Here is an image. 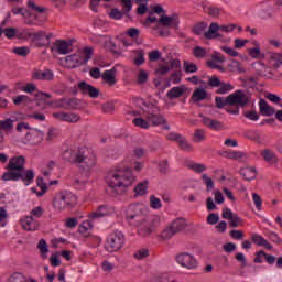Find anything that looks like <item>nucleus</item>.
Here are the masks:
<instances>
[{
  "label": "nucleus",
  "instance_id": "nucleus-1",
  "mask_svg": "<svg viewBox=\"0 0 282 282\" xmlns=\"http://www.w3.org/2000/svg\"><path fill=\"white\" fill-rule=\"evenodd\" d=\"M144 169V163L142 161H134L132 163V169L129 165H123V163L116 165L106 175V184L111 191H124L130 188L135 184L134 173H141Z\"/></svg>",
  "mask_w": 282,
  "mask_h": 282
},
{
  "label": "nucleus",
  "instance_id": "nucleus-2",
  "mask_svg": "<svg viewBox=\"0 0 282 282\" xmlns=\"http://www.w3.org/2000/svg\"><path fill=\"white\" fill-rule=\"evenodd\" d=\"M144 28H151L153 34L158 36H169V31H163L164 28H177L180 25V17L177 14L166 15L162 6H154L151 13L143 22Z\"/></svg>",
  "mask_w": 282,
  "mask_h": 282
},
{
  "label": "nucleus",
  "instance_id": "nucleus-3",
  "mask_svg": "<svg viewBox=\"0 0 282 282\" xmlns=\"http://www.w3.org/2000/svg\"><path fill=\"white\" fill-rule=\"evenodd\" d=\"M77 164L80 173V180L78 182L80 184H87L89 177L94 175V172L98 167V158L96 156V153L87 148L79 149Z\"/></svg>",
  "mask_w": 282,
  "mask_h": 282
},
{
  "label": "nucleus",
  "instance_id": "nucleus-4",
  "mask_svg": "<svg viewBox=\"0 0 282 282\" xmlns=\"http://www.w3.org/2000/svg\"><path fill=\"white\" fill-rule=\"evenodd\" d=\"M91 56H94V48L86 47L73 55L61 58L59 65L66 69H76L77 67L85 65V63H88Z\"/></svg>",
  "mask_w": 282,
  "mask_h": 282
},
{
  "label": "nucleus",
  "instance_id": "nucleus-5",
  "mask_svg": "<svg viewBox=\"0 0 282 282\" xmlns=\"http://www.w3.org/2000/svg\"><path fill=\"white\" fill-rule=\"evenodd\" d=\"M126 221L131 226H142L144 224V215L149 213V208L140 203L129 205L123 209Z\"/></svg>",
  "mask_w": 282,
  "mask_h": 282
},
{
  "label": "nucleus",
  "instance_id": "nucleus-6",
  "mask_svg": "<svg viewBox=\"0 0 282 282\" xmlns=\"http://www.w3.org/2000/svg\"><path fill=\"white\" fill-rule=\"evenodd\" d=\"M35 100L41 109H72V107H74L73 99H56L50 101V95L45 93H39Z\"/></svg>",
  "mask_w": 282,
  "mask_h": 282
},
{
  "label": "nucleus",
  "instance_id": "nucleus-7",
  "mask_svg": "<svg viewBox=\"0 0 282 282\" xmlns=\"http://www.w3.org/2000/svg\"><path fill=\"white\" fill-rule=\"evenodd\" d=\"M78 204V198L72 192H61L53 198V208L56 213H63L67 208H74Z\"/></svg>",
  "mask_w": 282,
  "mask_h": 282
},
{
  "label": "nucleus",
  "instance_id": "nucleus-8",
  "mask_svg": "<svg viewBox=\"0 0 282 282\" xmlns=\"http://www.w3.org/2000/svg\"><path fill=\"white\" fill-rule=\"evenodd\" d=\"M124 246V235L122 231L111 232L106 241L107 252H118Z\"/></svg>",
  "mask_w": 282,
  "mask_h": 282
},
{
  "label": "nucleus",
  "instance_id": "nucleus-9",
  "mask_svg": "<svg viewBox=\"0 0 282 282\" xmlns=\"http://www.w3.org/2000/svg\"><path fill=\"white\" fill-rule=\"evenodd\" d=\"M176 262L181 268H185V270H197L199 262H197V258L194 254L188 252H182L176 256Z\"/></svg>",
  "mask_w": 282,
  "mask_h": 282
},
{
  "label": "nucleus",
  "instance_id": "nucleus-10",
  "mask_svg": "<svg viewBox=\"0 0 282 282\" xmlns=\"http://www.w3.org/2000/svg\"><path fill=\"white\" fill-rule=\"evenodd\" d=\"M112 215H116L115 207L109 205H101L88 214V218L93 221H96V219H102V217H112Z\"/></svg>",
  "mask_w": 282,
  "mask_h": 282
},
{
  "label": "nucleus",
  "instance_id": "nucleus-11",
  "mask_svg": "<svg viewBox=\"0 0 282 282\" xmlns=\"http://www.w3.org/2000/svg\"><path fill=\"white\" fill-rule=\"evenodd\" d=\"M249 100H250V95L248 93L237 90L236 93L227 97V105H230V106L238 105L239 107H246Z\"/></svg>",
  "mask_w": 282,
  "mask_h": 282
},
{
  "label": "nucleus",
  "instance_id": "nucleus-12",
  "mask_svg": "<svg viewBox=\"0 0 282 282\" xmlns=\"http://www.w3.org/2000/svg\"><path fill=\"white\" fill-rule=\"evenodd\" d=\"M45 134L39 129L31 128L24 137V144H31V147H36L43 142Z\"/></svg>",
  "mask_w": 282,
  "mask_h": 282
},
{
  "label": "nucleus",
  "instance_id": "nucleus-13",
  "mask_svg": "<svg viewBox=\"0 0 282 282\" xmlns=\"http://www.w3.org/2000/svg\"><path fill=\"white\" fill-rule=\"evenodd\" d=\"M51 52L53 56H56V54H61L63 56H65V54H70L72 42H67L65 40H57L53 43Z\"/></svg>",
  "mask_w": 282,
  "mask_h": 282
},
{
  "label": "nucleus",
  "instance_id": "nucleus-14",
  "mask_svg": "<svg viewBox=\"0 0 282 282\" xmlns=\"http://www.w3.org/2000/svg\"><path fill=\"white\" fill-rule=\"evenodd\" d=\"M223 219H227L231 228H239V226H243V219L239 217V215L232 213V209L228 207L223 208Z\"/></svg>",
  "mask_w": 282,
  "mask_h": 282
},
{
  "label": "nucleus",
  "instance_id": "nucleus-15",
  "mask_svg": "<svg viewBox=\"0 0 282 282\" xmlns=\"http://www.w3.org/2000/svg\"><path fill=\"white\" fill-rule=\"evenodd\" d=\"M226 63V57L217 52L212 55V58L207 62V66L210 69H218V72H226L221 64Z\"/></svg>",
  "mask_w": 282,
  "mask_h": 282
},
{
  "label": "nucleus",
  "instance_id": "nucleus-16",
  "mask_svg": "<svg viewBox=\"0 0 282 282\" xmlns=\"http://www.w3.org/2000/svg\"><path fill=\"white\" fill-rule=\"evenodd\" d=\"M148 120L150 121V124H153V127H161L164 131H170L171 129L166 118L162 115H148Z\"/></svg>",
  "mask_w": 282,
  "mask_h": 282
},
{
  "label": "nucleus",
  "instance_id": "nucleus-17",
  "mask_svg": "<svg viewBox=\"0 0 282 282\" xmlns=\"http://www.w3.org/2000/svg\"><path fill=\"white\" fill-rule=\"evenodd\" d=\"M20 225L23 230L28 231L39 230V227L41 226V224H39L37 220H35L32 216H23L20 219Z\"/></svg>",
  "mask_w": 282,
  "mask_h": 282
},
{
  "label": "nucleus",
  "instance_id": "nucleus-18",
  "mask_svg": "<svg viewBox=\"0 0 282 282\" xmlns=\"http://www.w3.org/2000/svg\"><path fill=\"white\" fill-rule=\"evenodd\" d=\"M188 91V88L184 85L172 87L167 93L166 97L169 100H177V98H182Z\"/></svg>",
  "mask_w": 282,
  "mask_h": 282
},
{
  "label": "nucleus",
  "instance_id": "nucleus-19",
  "mask_svg": "<svg viewBox=\"0 0 282 282\" xmlns=\"http://www.w3.org/2000/svg\"><path fill=\"white\" fill-rule=\"evenodd\" d=\"M78 87L83 94L89 96L90 98H98L100 90L98 88L87 84L86 82H80Z\"/></svg>",
  "mask_w": 282,
  "mask_h": 282
},
{
  "label": "nucleus",
  "instance_id": "nucleus-20",
  "mask_svg": "<svg viewBox=\"0 0 282 282\" xmlns=\"http://www.w3.org/2000/svg\"><path fill=\"white\" fill-rule=\"evenodd\" d=\"M25 165V158L24 156H13L9 160L8 169L10 171H23V166Z\"/></svg>",
  "mask_w": 282,
  "mask_h": 282
},
{
  "label": "nucleus",
  "instance_id": "nucleus-21",
  "mask_svg": "<svg viewBox=\"0 0 282 282\" xmlns=\"http://www.w3.org/2000/svg\"><path fill=\"white\" fill-rule=\"evenodd\" d=\"M150 184L149 180L140 181L133 188L134 195L137 197H144L149 193Z\"/></svg>",
  "mask_w": 282,
  "mask_h": 282
},
{
  "label": "nucleus",
  "instance_id": "nucleus-22",
  "mask_svg": "<svg viewBox=\"0 0 282 282\" xmlns=\"http://www.w3.org/2000/svg\"><path fill=\"white\" fill-rule=\"evenodd\" d=\"M180 67V61L172 59L165 64V66H159V68L155 70L156 76H164L165 74H169L171 69Z\"/></svg>",
  "mask_w": 282,
  "mask_h": 282
},
{
  "label": "nucleus",
  "instance_id": "nucleus-23",
  "mask_svg": "<svg viewBox=\"0 0 282 282\" xmlns=\"http://www.w3.org/2000/svg\"><path fill=\"white\" fill-rule=\"evenodd\" d=\"M94 230V223L91 220H84L79 224L78 232L82 237H91Z\"/></svg>",
  "mask_w": 282,
  "mask_h": 282
},
{
  "label": "nucleus",
  "instance_id": "nucleus-24",
  "mask_svg": "<svg viewBox=\"0 0 282 282\" xmlns=\"http://www.w3.org/2000/svg\"><path fill=\"white\" fill-rule=\"evenodd\" d=\"M32 78L34 80H52L54 78V73L50 69H46V70L35 69L32 73Z\"/></svg>",
  "mask_w": 282,
  "mask_h": 282
},
{
  "label": "nucleus",
  "instance_id": "nucleus-25",
  "mask_svg": "<svg viewBox=\"0 0 282 282\" xmlns=\"http://www.w3.org/2000/svg\"><path fill=\"white\" fill-rule=\"evenodd\" d=\"M252 45L253 47L247 50L250 58H265V55L261 52V44L258 41H253Z\"/></svg>",
  "mask_w": 282,
  "mask_h": 282
},
{
  "label": "nucleus",
  "instance_id": "nucleus-26",
  "mask_svg": "<svg viewBox=\"0 0 282 282\" xmlns=\"http://www.w3.org/2000/svg\"><path fill=\"white\" fill-rule=\"evenodd\" d=\"M202 122L212 131H221V129H224V124L221 123V121H217L208 117H203Z\"/></svg>",
  "mask_w": 282,
  "mask_h": 282
},
{
  "label": "nucleus",
  "instance_id": "nucleus-27",
  "mask_svg": "<svg viewBox=\"0 0 282 282\" xmlns=\"http://www.w3.org/2000/svg\"><path fill=\"white\" fill-rule=\"evenodd\" d=\"M34 177H36V173H34V170H24L20 171V180H22L24 186H30L32 182H34Z\"/></svg>",
  "mask_w": 282,
  "mask_h": 282
},
{
  "label": "nucleus",
  "instance_id": "nucleus-28",
  "mask_svg": "<svg viewBox=\"0 0 282 282\" xmlns=\"http://www.w3.org/2000/svg\"><path fill=\"white\" fill-rule=\"evenodd\" d=\"M251 241L252 243H256V246L267 248V250H272V245H270V242H268V240H265V238L259 234H252Z\"/></svg>",
  "mask_w": 282,
  "mask_h": 282
},
{
  "label": "nucleus",
  "instance_id": "nucleus-29",
  "mask_svg": "<svg viewBox=\"0 0 282 282\" xmlns=\"http://www.w3.org/2000/svg\"><path fill=\"white\" fill-rule=\"evenodd\" d=\"M221 26L217 23H212L207 32H205V36L207 39H219L221 36Z\"/></svg>",
  "mask_w": 282,
  "mask_h": 282
},
{
  "label": "nucleus",
  "instance_id": "nucleus-30",
  "mask_svg": "<svg viewBox=\"0 0 282 282\" xmlns=\"http://www.w3.org/2000/svg\"><path fill=\"white\" fill-rule=\"evenodd\" d=\"M101 78L109 87H113L116 85V68L104 72Z\"/></svg>",
  "mask_w": 282,
  "mask_h": 282
},
{
  "label": "nucleus",
  "instance_id": "nucleus-31",
  "mask_svg": "<svg viewBox=\"0 0 282 282\" xmlns=\"http://www.w3.org/2000/svg\"><path fill=\"white\" fill-rule=\"evenodd\" d=\"M132 124L139 129H151V121L149 120V115L144 117H137L132 120Z\"/></svg>",
  "mask_w": 282,
  "mask_h": 282
},
{
  "label": "nucleus",
  "instance_id": "nucleus-32",
  "mask_svg": "<svg viewBox=\"0 0 282 282\" xmlns=\"http://www.w3.org/2000/svg\"><path fill=\"white\" fill-rule=\"evenodd\" d=\"M3 182H19L21 180V172L17 170H10L2 175Z\"/></svg>",
  "mask_w": 282,
  "mask_h": 282
},
{
  "label": "nucleus",
  "instance_id": "nucleus-33",
  "mask_svg": "<svg viewBox=\"0 0 282 282\" xmlns=\"http://www.w3.org/2000/svg\"><path fill=\"white\" fill-rule=\"evenodd\" d=\"M64 162H72V164L78 163V151L65 150L62 154Z\"/></svg>",
  "mask_w": 282,
  "mask_h": 282
},
{
  "label": "nucleus",
  "instance_id": "nucleus-34",
  "mask_svg": "<svg viewBox=\"0 0 282 282\" xmlns=\"http://www.w3.org/2000/svg\"><path fill=\"white\" fill-rule=\"evenodd\" d=\"M155 232V225H139L138 235L140 237H151V234Z\"/></svg>",
  "mask_w": 282,
  "mask_h": 282
},
{
  "label": "nucleus",
  "instance_id": "nucleus-35",
  "mask_svg": "<svg viewBox=\"0 0 282 282\" xmlns=\"http://www.w3.org/2000/svg\"><path fill=\"white\" fill-rule=\"evenodd\" d=\"M208 98V93L204 88H196L192 95L193 102H202Z\"/></svg>",
  "mask_w": 282,
  "mask_h": 282
},
{
  "label": "nucleus",
  "instance_id": "nucleus-36",
  "mask_svg": "<svg viewBox=\"0 0 282 282\" xmlns=\"http://www.w3.org/2000/svg\"><path fill=\"white\" fill-rule=\"evenodd\" d=\"M97 42L102 45V47H106V50H115L116 44L111 41V36L109 35H99L97 37Z\"/></svg>",
  "mask_w": 282,
  "mask_h": 282
},
{
  "label": "nucleus",
  "instance_id": "nucleus-37",
  "mask_svg": "<svg viewBox=\"0 0 282 282\" xmlns=\"http://www.w3.org/2000/svg\"><path fill=\"white\" fill-rule=\"evenodd\" d=\"M37 250L40 252L41 259L43 260L47 259V254L50 253V246L47 245V241H45V239H41L39 241Z\"/></svg>",
  "mask_w": 282,
  "mask_h": 282
},
{
  "label": "nucleus",
  "instance_id": "nucleus-38",
  "mask_svg": "<svg viewBox=\"0 0 282 282\" xmlns=\"http://www.w3.org/2000/svg\"><path fill=\"white\" fill-rule=\"evenodd\" d=\"M240 175H242L243 180L250 182L257 177V170L254 167H243L240 170Z\"/></svg>",
  "mask_w": 282,
  "mask_h": 282
},
{
  "label": "nucleus",
  "instance_id": "nucleus-39",
  "mask_svg": "<svg viewBox=\"0 0 282 282\" xmlns=\"http://www.w3.org/2000/svg\"><path fill=\"white\" fill-rule=\"evenodd\" d=\"M170 226L172 227V229H174V231L177 232H182V230H184L186 228V220L184 218H177L175 220H173Z\"/></svg>",
  "mask_w": 282,
  "mask_h": 282
},
{
  "label": "nucleus",
  "instance_id": "nucleus-40",
  "mask_svg": "<svg viewBox=\"0 0 282 282\" xmlns=\"http://www.w3.org/2000/svg\"><path fill=\"white\" fill-rule=\"evenodd\" d=\"M56 167L55 161H48L46 164L42 165L41 173L44 175V177H50L52 175V171Z\"/></svg>",
  "mask_w": 282,
  "mask_h": 282
},
{
  "label": "nucleus",
  "instance_id": "nucleus-41",
  "mask_svg": "<svg viewBox=\"0 0 282 282\" xmlns=\"http://www.w3.org/2000/svg\"><path fill=\"white\" fill-rule=\"evenodd\" d=\"M187 169L194 171V173H204L208 167L204 163L189 162L186 164Z\"/></svg>",
  "mask_w": 282,
  "mask_h": 282
},
{
  "label": "nucleus",
  "instance_id": "nucleus-42",
  "mask_svg": "<svg viewBox=\"0 0 282 282\" xmlns=\"http://www.w3.org/2000/svg\"><path fill=\"white\" fill-rule=\"evenodd\" d=\"M260 111L262 116H274V108L268 105L265 100H260Z\"/></svg>",
  "mask_w": 282,
  "mask_h": 282
},
{
  "label": "nucleus",
  "instance_id": "nucleus-43",
  "mask_svg": "<svg viewBox=\"0 0 282 282\" xmlns=\"http://www.w3.org/2000/svg\"><path fill=\"white\" fill-rule=\"evenodd\" d=\"M261 155L263 160L268 162V164H276V154H274V152L271 150H263Z\"/></svg>",
  "mask_w": 282,
  "mask_h": 282
},
{
  "label": "nucleus",
  "instance_id": "nucleus-44",
  "mask_svg": "<svg viewBox=\"0 0 282 282\" xmlns=\"http://www.w3.org/2000/svg\"><path fill=\"white\" fill-rule=\"evenodd\" d=\"M235 30H237L238 34L243 31V29L237 24L220 25V32L225 34H230L231 32H235Z\"/></svg>",
  "mask_w": 282,
  "mask_h": 282
},
{
  "label": "nucleus",
  "instance_id": "nucleus-45",
  "mask_svg": "<svg viewBox=\"0 0 282 282\" xmlns=\"http://www.w3.org/2000/svg\"><path fill=\"white\" fill-rule=\"evenodd\" d=\"M175 235H177L172 226H167L160 235V237L164 240V241H169V239H173V237H175Z\"/></svg>",
  "mask_w": 282,
  "mask_h": 282
},
{
  "label": "nucleus",
  "instance_id": "nucleus-46",
  "mask_svg": "<svg viewBox=\"0 0 282 282\" xmlns=\"http://www.w3.org/2000/svg\"><path fill=\"white\" fill-rule=\"evenodd\" d=\"M30 215L35 219H41V217L45 215V208H43V206H35L31 209Z\"/></svg>",
  "mask_w": 282,
  "mask_h": 282
},
{
  "label": "nucleus",
  "instance_id": "nucleus-47",
  "mask_svg": "<svg viewBox=\"0 0 282 282\" xmlns=\"http://www.w3.org/2000/svg\"><path fill=\"white\" fill-rule=\"evenodd\" d=\"M194 142H204L206 140V130L204 129H196L193 134Z\"/></svg>",
  "mask_w": 282,
  "mask_h": 282
},
{
  "label": "nucleus",
  "instance_id": "nucleus-48",
  "mask_svg": "<svg viewBox=\"0 0 282 282\" xmlns=\"http://www.w3.org/2000/svg\"><path fill=\"white\" fill-rule=\"evenodd\" d=\"M147 80H149V73L144 69H140L137 73V83H138V85H144V83H147Z\"/></svg>",
  "mask_w": 282,
  "mask_h": 282
},
{
  "label": "nucleus",
  "instance_id": "nucleus-49",
  "mask_svg": "<svg viewBox=\"0 0 282 282\" xmlns=\"http://www.w3.org/2000/svg\"><path fill=\"white\" fill-rule=\"evenodd\" d=\"M150 208H152L153 210H160V208H162V200L158 198L155 195H151Z\"/></svg>",
  "mask_w": 282,
  "mask_h": 282
},
{
  "label": "nucleus",
  "instance_id": "nucleus-50",
  "mask_svg": "<svg viewBox=\"0 0 282 282\" xmlns=\"http://www.w3.org/2000/svg\"><path fill=\"white\" fill-rule=\"evenodd\" d=\"M7 282H28V278L23 273L15 272L9 276Z\"/></svg>",
  "mask_w": 282,
  "mask_h": 282
},
{
  "label": "nucleus",
  "instance_id": "nucleus-51",
  "mask_svg": "<svg viewBox=\"0 0 282 282\" xmlns=\"http://www.w3.org/2000/svg\"><path fill=\"white\" fill-rule=\"evenodd\" d=\"M138 8L137 12L138 14H144L147 10H149V1L148 0H137Z\"/></svg>",
  "mask_w": 282,
  "mask_h": 282
},
{
  "label": "nucleus",
  "instance_id": "nucleus-52",
  "mask_svg": "<svg viewBox=\"0 0 282 282\" xmlns=\"http://www.w3.org/2000/svg\"><path fill=\"white\" fill-rule=\"evenodd\" d=\"M13 104L19 106V105H30V98L25 95H19L17 97L12 98Z\"/></svg>",
  "mask_w": 282,
  "mask_h": 282
},
{
  "label": "nucleus",
  "instance_id": "nucleus-53",
  "mask_svg": "<svg viewBox=\"0 0 282 282\" xmlns=\"http://www.w3.org/2000/svg\"><path fill=\"white\" fill-rule=\"evenodd\" d=\"M183 69L186 74H195V72H197V65L193 64L192 62L185 61L183 63Z\"/></svg>",
  "mask_w": 282,
  "mask_h": 282
},
{
  "label": "nucleus",
  "instance_id": "nucleus-54",
  "mask_svg": "<svg viewBox=\"0 0 282 282\" xmlns=\"http://www.w3.org/2000/svg\"><path fill=\"white\" fill-rule=\"evenodd\" d=\"M14 128V120L4 119L0 120V129H4V131H11Z\"/></svg>",
  "mask_w": 282,
  "mask_h": 282
},
{
  "label": "nucleus",
  "instance_id": "nucleus-55",
  "mask_svg": "<svg viewBox=\"0 0 282 282\" xmlns=\"http://www.w3.org/2000/svg\"><path fill=\"white\" fill-rule=\"evenodd\" d=\"M235 88L230 83H221L219 85V88L217 89V94H228V91H232Z\"/></svg>",
  "mask_w": 282,
  "mask_h": 282
},
{
  "label": "nucleus",
  "instance_id": "nucleus-56",
  "mask_svg": "<svg viewBox=\"0 0 282 282\" xmlns=\"http://www.w3.org/2000/svg\"><path fill=\"white\" fill-rule=\"evenodd\" d=\"M109 17L110 19H115L116 21H120V19L124 17V12H122L118 8H115V9H111V11L109 12Z\"/></svg>",
  "mask_w": 282,
  "mask_h": 282
},
{
  "label": "nucleus",
  "instance_id": "nucleus-57",
  "mask_svg": "<svg viewBox=\"0 0 282 282\" xmlns=\"http://www.w3.org/2000/svg\"><path fill=\"white\" fill-rule=\"evenodd\" d=\"M202 180L205 186H207V191H213V188H215V183L213 182V178L208 176V174H203Z\"/></svg>",
  "mask_w": 282,
  "mask_h": 282
},
{
  "label": "nucleus",
  "instance_id": "nucleus-58",
  "mask_svg": "<svg viewBox=\"0 0 282 282\" xmlns=\"http://www.w3.org/2000/svg\"><path fill=\"white\" fill-rule=\"evenodd\" d=\"M252 199L257 210H263V200L261 199V196L257 193H253Z\"/></svg>",
  "mask_w": 282,
  "mask_h": 282
},
{
  "label": "nucleus",
  "instance_id": "nucleus-59",
  "mask_svg": "<svg viewBox=\"0 0 282 282\" xmlns=\"http://www.w3.org/2000/svg\"><path fill=\"white\" fill-rule=\"evenodd\" d=\"M220 50L221 52H225V54H228V56H232V58H237V56H239V52L230 46H220Z\"/></svg>",
  "mask_w": 282,
  "mask_h": 282
},
{
  "label": "nucleus",
  "instance_id": "nucleus-60",
  "mask_svg": "<svg viewBox=\"0 0 282 282\" xmlns=\"http://www.w3.org/2000/svg\"><path fill=\"white\" fill-rule=\"evenodd\" d=\"M229 69L230 72H238L241 73L243 72V67H241V63L237 59H232L229 64Z\"/></svg>",
  "mask_w": 282,
  "mask_h": 282
},
{
  "label": "nucleus",
  "instance_id": "nucleus-61",
  "mask_svg": "<svg viewBox=\"0 0 282 282\" xmlns=\"http://www.w3.org/2000/svg\"><path fill=\"white\" fill-rule=\"evenodd\" d=\"M13 54H17V56H28L30 54V48L26 46L15 47L13 48Z\"/></svg>",
  "mask_w": 282,
  "mask_h": 282
},
{
  "label": "nucleus",
  "instance_id": "nucleus-62",
  "mask_svg": "<svg viewBox=\"0 0 282 282\" xmlns=\"http://www.w3.org/2000/svg\"><path fill=\"white\" fill-rule=\"evenodd\" d=\"M8 224V210L6 208L0 207V226L3 228Z\"/></svg>",
  "mask_w": 282,
  "mask_h": 282
},
{
  "label": "nucleus",
  "instance_id": "nucleus-63",
  "mask_svg": "<svg viewBox=\"0 0 282 282\" xmlns=\"http://www.w3.org/2000/svg\"><path fill=\"white\" fill-rule=\"evenodd\" d=\"M50 263L53 265V268H58V265H61V253H53L50 258Z\"/></svg>",
  "mask_w": 282,
  "mask_h": 282
},
{
  "label": "nucleus",
  "instance_id": "nucleus-64",
  "mask_svg": "<svg viewBox=\"0 0 282 282\" xmlns=\"http://www.w3.org/2000/svg\"><path fill=\"white\" fill-rule=\"evenodd\" d=\"M134 63L137 65H142L144 63V52L143 51H134Z\"/></svg>",
  "mask_w": 282,
  "mask_h": 282
}]
</instances>
